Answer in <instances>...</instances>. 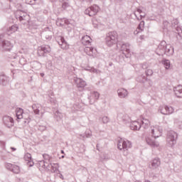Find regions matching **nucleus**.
I'll return each instance as SVG.
<instances>
[{
	"mask_svg": "<svg viewBox=\"0 0 182 182\" xmlns=\"http://www.w3.org/2000/svg\"><path fill=\"white\" fill-rule=\"evenodd\" d=\"M174 53V48L170 44H167L165 41L160 43L156 48V54L159 56H163L167 55V56H171Z\"/></svg>",
	"mask_w": 182,
	"mask_h": 182,
	"instance_id": "1",
	"label": "nucleus"
},
{
	"mask_svg": "<svg viewBox=\"0 0 182 182\" xmlns=\"http://www.w3.org/2000/svg\"><path fill=\"white\" fill-rule=\"evenodd\" d=\"M117 32L116 31H111L107 33L105 38V43L107 46L109 48H112L114 45L117 44V38H118Z\"/></svg>",
	"mask_w": 182,
	"mask_h": 182,
	"instance_id": "2",
	"label": "nucleus"
},
{
	"mask_svg": "<svg viewBox=\"0 0 182 182\" xmlns=\"http://www.w3.org/2000/svg\"><path fill=\"white\" fill-rule=\"evenodd\" d=\"M150 126V121L147 119H143L141 122H139L138 121H134L130 124V129L131 130H140L141 127L144 129H149V127Z\"/></svg>",
	"mask_w": 182,
	"mask_h": 182,
	"instance_id": "3",
	"label": "nucleus"
},
{
	"mask_svg": "<svg viewBox=\"0 0 182 182\" xmlns=\"http://www.w3.org/2000/svg\"><path fill=\"white\" fill-rule=\"evenodd\" d=\"M178 134L174 131H169L167 132L166 141L171 147L177 143Z\"/></svg>",
	"mask_w": 182,
	"mask_h": 182,
	"instance_id": "4",
	"label": "nucleus"
},
{
	"mask_svg": "<svg viewBox=\"0 0 182 182\" xmlns=\"http://www.w3.org/2000/svg\"><path fill=\"white\" fill-rule=\"evenodd\" d=\"M3 37V35H0V50L3 52H9L14 46L9 41L1 40Z\"/></svg>",
	"mask_w": 182,
	"mask_h": 182,
	"instance_id": "5",
	"label": "nucleus"
},
{
	"mask_svg": "<svg viewBox=\"0 0 182 182\" xmlns=\"http://www.w3.org/2000/svg\"><path fill=\"white\" fill-rule=\"evenodd\" d=\"M117 147L119 150H123L124 151H127L129 149L132 148V142L126 139H121L118 141Z\"/></svg>",
	"mask_w": 182,
	"mask_h": 182,
	"instance_id": "6",
	"label": "nucleus"
},
{
	"mask_svg": "<svg viewBox=\"0 0 182 182\" xmlns=\"http://www.w3.org/2000/svg\"><path fill=\"white\" fill-rule=\"evenodd\" d=\"M100 11V7L99 6L94 4L90 7L87 8L85 11V15H88L89 16H95V15L97 14V12Z\"/></svg>",
	"mask_w": 182,
	"mask_h": 182,
	"instance_id": "7",
	"label": "nucleus"
},
{
	"mask_svg": "<svg viewBox=\"0 0 182 182\" xmlns=\"http://www.w3.org/2000/svg\"><path fill=\"white\" fill-rule=\"evenodd\" d=\"M4 166L6 170L14 173V174H19V173H21V168L17 165L12 164L11 163H5Z\"/></svg>",
	"mask_w": 182,
	"mask_h": 182,
	"instance_id": "8",
	"label": "nucleus"
},
{
	"mask_svg": "<svg viewBox=\"0 0 182 182\" xmlns=\"http://www.w3.org/2000/svg\"><path fill=\"white\" fill-rule=\"evenodd\" d=\"M52 48L48 45H43L38 47V55L39 56H45L46 53H50Z\"/></svg>",
	"mask_w": 182,
	"mask_h": 182,
	"instance_id": "9",
	"label": "nucleus"
},
{
	"mask_svg": "<svg viewBox=\"0 0 182 182\" xmlns=\"http://www.w3.org/2000/svg\"><path fill=\"white\" fill-rule=\"evenodd\" d=\"M3 123L6 126V127H9V129H11V127H13L14 124V118L6 115L3 117Z\"/></svg>",
	"mask_w": 182,
	"mask_h": 182,
	"instance_id": "10",
	"label": "nucleus"
},
{
	"mask_svg": "<svg viewBox=\"0 0 182 182\" xmlns=\"http://www.w3.org/2000/svg\"><path fill=\"white\" fill-rule=\"evenodd\" d=\"M57 42L58 45L61 47L62 49L67 50L69 49V45H68V43L66 41H65V38L63 36H58L57 37Z\"/></svg>",
	"mask_w": 182,
	"mask_h": 182,
	"instance_id": "11",
	"label": "nucleus"
},
{
	"mask_svg": "<svg viewBox=\"0 0 182 182\" xmlns=\"http://www.w3.org/2000/svg\"><path fill=\"white\" fill-rule=\"evenodd\" d=\"M16 18V19H18L20 21V22H22V21H28L29 16L28 15V14H26L23 11H17Z\"/></svg>",
	"mask_w": 182,
	"mask_h": 182,
	"instance_id": "12",
	"label": "nucleus"
},
{
	"mask_svg": "<svg viewBox=\"0 0 182 182\" xmlns=\"http://www.w3.org/2000/svg\"><path fill=\"white\" fill-rule=\"evenodd\" d=\"M159 111L162 114H171V113L174 112V108L165 105L159 108Z\"/></svg>",
	"mask_w": 182,
	"mask_h": 182,
	"instance_id": "13",
	"label": "nucleus"
},
{
	"mask_svg": "<svg viewBox=\"0 0 182 182\" xmlns=\"http://www.w3.org/2000/svg\"><path fill=\"white\" fill-rule=\"evenodd\" d=\"M121 50L122 53L125 55L126 58H129L130 56V44L129 43H123L121 46Z\"/></svg>",
	"mask_w": 182,
	"mask_h": 182,
	"instance_id": "14",
	"label": "nucleus"
},
{
	"mask_svg": "<svg viewBox=\"0 0 182 182\" xmlns=\"http://www.w3.org/2000/svg\"><path fill=\"white\" fill-rule=\"evenodd\" d=\"M48 29L49 28H47V30L43 31L41 33L43 39H46V41H50V39H52V35H53L52 31Z\"/></svg>",
	"mask_w": 182,
	"mask_h": 182,
	"instance_id": "15",
	"label": "nucleus"
},
{
	"mask_svg": "<svg viewBox=\"0 0 182 182\" xmlns=\"http://www.w3.org/2000/svg\"><path fill=\"white\" fill-rule=\"evenodd\" d=\"M74 82L78 89H83V87L86 86V81L83 80L82 78H75Z\"/></svg>",
	"mask_w": 182,
	"mask_h": 182,
	"instance_id": "16",
	"label": "nucleus"
},
{
	"mask_svg": "<svg viewBox=\"0 0 182 182\" xmlns=\"http://www.w3.org/2000/svg\"><path fill=\"white\" fill-rule=\"evenodd\" d=\"M119 117H122V122L124 124H127V123H131L130 125L132 124V122L133 121H132V119L130 118V117H129L127 115V114H119L117 115V119H119Z\"/></svg>",
	"mask_w": 182,
	"mask_h": 182,
	"instance_id": "17",
	"label": "nucleus"
},
{
	"mask_svg": "<svg viewBox=\"0 0 182 182\" xmlns=\"http://www.w3.org/2000/svg\"><path fill=\"white\" fill-rule=\"evenodd\" d=\"M145 140L149 146H151V147H159V144L158 142L154 141L153 139H151V136H147L145 137Z\"/></svg>",
	"mask_w": 182,
	"mask_h": 182,
	"instance_id": "18",
	"label": "nucleus"
},
{
	"mask_svg": "<svg viewBox=\"0 0 182 182\" xmlns=\"http://www.w3.org/2000/svg\"><path fill=\"white\" fill-rule=\"evenodd\" d=\"M117 92L119 97H120L121 99H124V97H127V95H129V92H127V90L124 88L118 89Z\"/></svg>",
	"mask_w": 182,
	"mask_h": 182,
	"instance_id": "19",
	"label": "nucleus"
},
{
	"mask_svg": "<svg viewBox=\"0 0 182 182\" xmlns=\"http://www.w3.org/2000/svg\"><path fill=\"white\" fill-rule=\"evenodd\" d=\"M173 92L176 97L181 99L182 97V85H179L177 87H173Z\"/></svg>",
	"mask_w": 182,
	"mask_h": 182,
	"instance_id": "20",
	"label": "nucleus"
},
{
	"mask_svg": "<svg viewBox=\"0 0 182 182\" xmlns=\"http://www.w3.org/2000/svg\"><path fill=\"white\" fill-rule=\"evenodd\" d=\"M151 133L152 137H154V139H158V137H160V136H161V132L159 131L157 127H154L153 128H151Z\"/></svg>",
	"mask_w": 182,
	"mask_h": 182,
	"instance_id": "21",
	"label": "nucleus"
},
{
	"mask_svg": "<svg viewBox=\"0 0 182 182\" xmlns=\"http://www.w3.org/2000/svg\"><path fill=\"white\" fill-rule=\"evenodd\" d=\"M160 164H161V161L159 158H155L151 161V167L154 170L160 167Z\"/></svg>",
	"mask_w": 182,
	"mask_h": 182,
	"instance_id": "22",
	"label": "nucleus"
},
{
	"mask_svg": "<svg viewBox=\"0 0 182 182\" xmlns=\"http://www.w3.org/2000/svg\"><path fill=\"white\" fill-rule=\"evenodd\" d=\"M92 38H90V36H84L82 38L81 42L82 43V45H85V46L87 45H90Z\"/></svg>",
	"mask_w": 182,
	"mask_h": 182,
	"instance_id": "23",
	"label": "nucleus"
},
{
	"mask_svg": "<svg viewBox=\"0 0 182 182\" xmlns=\"http://www.w3.org/2000/svg\"><path fill=\"white\" fill-rule=\"evenodd\" d=\"M18 29V25L14 24L10 26L9 28H7L6 33L7 35H11V33H14V32H16Z\"/></svg>",
	"mask_w": 182,
	"mask_h": 182,
	"instance_id": "24",
	"label": "nucleus"
},
{
	"mask_svg": "<svg viewBox=\"0 0 182 182\" xmlns=\"http://www.w3.org/2000/svg\"><path fill=\"white\" fill-rule=\"evenodd\" d=\"M50 168H51V173H56V171H58V174H60V171H59V164H51V165H50Z\"/></svg>",
	"mask_w": 182,
	"mask_h": 182,
	"instance_id": "25",
	"label": "nucleus"
},
{
	"mask_svg": "<svg viewBox=\"0 0 182 182\" xmlns=\"http://www.w3.org/2000/svg\"><path fill=\"white\" fill-rule=\"evenodd\" d=\"M32 109L35 113V114H39L41 109H42V105L40 104H34L32 106Z\"/></svg>",
	"mask_w": 182,
	"mask_h": 182,
	"instance_id": "26",
	"label": "nucleus"
},
{
	"mask_svg": "<svg viewBox=\"0 0 182 182\" xmlns=\"http://www.w3.org/2000/svg\"><path fill=\"white\" fill-rule=\"evenodd\" d=\"M144 28V21H141L138 25L137 29L134 32V35H137L139 32H143Z\"/></svg>",
	"mask_w": 182,
	"mask_h": 182,
	"instance_id": "27",
	"label": "nucleus"
},
{
	"mask_svg": "<svg viewBox=\"0 0 182 182\" xmlns=\"http://www.w3.org/2000/svg\"><path fill=\"white\" fill-rule=\"evenodd\" d=\"M48 100H49V102H51V103H53V105H56L57 101H56V100L53 97V96H54V95H53V91L50 90V91L48 92Z\"/></svg>",
	"mask_w": 182,
	"mask_h": 182,
	"instance_id": "28",
	"label": "nucleus"
},
{
	"mask_svg": "<svg viewBox=\"0 0 182 182\" xmlns=\"http://www.w3.org/2000/svg\"><path fill=\"white\" fill-rule=\"evenodd\" d=\"M0 85L3 86H6L8 85V77L5 75H0Z\"/></svg>",
	"mask_w": 182,
	"mask_h": 182,
	"instance_id": "29",
	"label": "nucleus"
},
{
	"mask_svg": "<svg viewBox=\"0 0 182 182\" xmlns=\"http://www.w3.org/2000/svg\"><path fill=\"white\" fill-rule=\"evenodd\" d=\"M146 80H147V77L144 75H139L136 77V82H138L139 83H142L143 85L146 83Z\"/></svg>",
	"mask_w": 182,
	"mask_h": 182,
	"instance_id": "30",
	"label": "nucleus"
},
{
	"mask_svg": "<svg viewBox=\"0 0 182 182\" xmlns=\"http://www.w3.org/2000/svg\"><path fill=\"white\" fill-rule=\"evenodd\" d=\"M16 117L18 119H21L23 117V109H22V108H17L16 109Z\"/></svg>",
	"mask_w": 182,
	"mask_h": 182,
	"instance_id": "31",
	"label": "nucleus"
},
{
	"mask_svg": "<svg viewBox=\"0 0 182 182\" xmlns=\"http://www.w3.org/2000/svg\"><path fill=\"white\" fill-rule=\"evenodd\" d=\"M39 166L40 167H42L43 168H46L47 170L50 169V165L48 164V162L45 161H40Z\"/></svg>",
	"mask_w": 182,
	"mask_h": 182,
	"instance_id": "32",
	"label": "nucleus"
},
{
	"mask_svg": "<svg viewBox=\"0 0 182 182\" xmlns=\"http://www.w3.org/2000/svg\"><path fill=\"white\" fill-rule=\"evenodd\" d=\"M24 159L25 160H26L27 161H28V163H30V167H32V166H33V162H31L32 161V155H31V154L27 153L24 155Z\"/></svg>",
	"mask_w": 182,
	"mask_h": 182,
	"instance_id": "33",
	"label": "nucleus"
},
{
	"mask_svg": "<svg viewBox=\"0 0 182 182\" xmlns=\"http://www.w3.org/2000/svg\"><path fill=\"white\" fill-rule=\"evenodd\" d=\"M178 20L177 19H173L172 21H171V26H173V28H174L175 29H176V31H180V27H178Z\"/></svg>",
	"mask_w": 182,
	"mask_h": 182,
	"instance_id": "34",
	"label": "nucleus"
},
{
	"mask_svg": "<svg viewBox=\"0 0 182 182\" xmlns=\"http://www.w3.org/2000/svg\"><path fill=\"white\" fill-rule=\"evenodd\" d=\"M93 50H95V48H93L92 47H86L85 48V52L89 56H92V55H93Z\"/></svg>",
	"mask_w": 182,
	"mask_h": 182,
	"instance_id": "35",
	"label": "nucleus"
},
{
	"mask_svg": "<svg viewBox=\"0 0 182 182\" xmlns=\"http://www.w3.org/2000/svg\"><path fill=\"white\" fill-rule=\"evenodd\" d=\"M162 63L165 67V69H170V60H163Z\"/></svg>",
	"mask_w": 182,
	"mask_h": 182,
	"instance_id": "36",
	"label": "nucleus"
},
{
	"mask_svg": "<svg viewBox=\"0 0 182 182\" xmlns=\"http://www.w3.org/2000/svg\"><path fill=\"white\" fill-rule=\"evenodd\" d=\"M85 70H90L92 73H97L99 75L100 73V70L96 69V68H90V67H88L87 68H85Z\"/></svg>",
	"mask_w": 182,
	"mask_h": 182,
	"instance_id": "37",
	"label": "nucleus"
},
{
	"mask_svg": "<svg viewBox=\"0 0 182 182\" xmlns=\"http://www.w3.org/2000/svg\"><path fill=\"white\" fill-rule=\"evenodd\" d=\"M26 4H28V5H35L38 3V0H26Z\"/></svg>",
	"mask_w": 182,
	"mask_h": 182,
	"instance_id": "38",
	"label": "nucleus"
},
{
	"mask_svg": "<svg viewBox=\"0 0 182 182\" xmlns=\"http://www.w3.org/2000/svg\"><path fill=\"white\" fill-rule=\"evenodd\" d=\"M69 6H70V4H69V1H67V2L65 1L62 4V8L64 9V11L68 9Z\"/></svg>",
	"mask_w": 182,
	"mask_h": 182,
	"instance_id": "39",
	"label": "nucleus"
},
{
	"mask_svg": "<svg viewBox=\"0 0 182 182\" xmlns=\"http://www.w3.org/2000/svg\"><path fill=\"white\" fill-rule=\"evenodd\" d=\"M100 95L99 94V92H94L92 94V97H94V99L95 100H97V99H99Z\"/></svg>",
	"mask_w": 182,
	"mask_h": 182,
	"instance_id": "40",
	"label": "nucleus"
},
{
	"mask_svg": "<svg viewBox=\"0 0 182 182\" xmlns=\"http://www.w3.org/2000/svg\"><path fill=\"white\" fill-rule=\"evenodd\" d=\"M43 157L44 159V161H46V163H48L49 161V160L50 159V156L46 154H43Z\"/></svg>",
	"mask_w": 182,
	"mask_h": 182,
	"instance_id": "41",
	"label": "nucleus"
},
{
	"mask_svg": "<svg viewBox=\"0 0 182 182\" xmlns=\"http://www.w3.org/2000/svg\"><path fill=\"white\" fill-rule=\"evenodd\" d=\"M74 110H80L82 109V106L79 103H76L73 105Z\"/></svg>",
	"mask_w": 182,
	"mask_h": 182,
	"instance_id": "42",
	"label": "nucleus"
},
{
	"mask_svg": "<svg viewBox=\"0 0 182 182\" xmlns=\"http://www.w3.org/2000/svg\"><path fill=\"white\" fill-rule=\"evenodd\" d=\"M146 75V76H153V70L151 69H148L145 71Z\"/></svg>",
	"mask_w": 182,
	"mask_h": 182,
	"instance_id": "43",
	"label": "nucleus"
},
{
	"mask_svg": "<svg viewBox=\"0 0 182 182\" xmlns=\"http://www.w3.org/2000/svg\"><path fill=\"white\" fill-rule=\"evenodd\" d=\"M109 122H110V119L108 118V117H102V123H104V124H107V123H109Z\"/></svg>",
	"mask_w": 182,
	"mask_h": 182,
	"instance_id": "44",
	"label": "nucleus"
},
{
	"mask_svg": "<svg viewBox=\"0 0 182 182\" xmlns=\"http://www.w3.org/2000/svg\"><path fill=\"white\" fill-rule=\"evenodd\" d=\"M146 83H147L146 86L148 87H151V86H153V81L149 78H146Z\"/></svg>",
	"mask_w": 182,
	"mask_h": 182,
	"instance_id": "45",
	"label": "nucleus"
},
{
	"mask_svg": "<svg viewBox=\"0 0 182 182\" xmlns=\"http://www.w3.org/2000/svg\"><path fill=\"white\" fill-rule=\"evenodd\" d=\"M55 116H56V117L58 118V120L62 119V117H63V116L59 112V111H56L55 113Z\"/></svg>",
	"mask_w": 182,
	"mask_h": 182,
	"instance_id": "46",
	"label": "nucleus"
},
{
	"mask_svg": "<svg viewBox=\"0 0 182 182\" xmlns=\"http://www.w3.org/2000/svg\"><path fill=\"white\" fill-rule=\"evenodd\" d=\"M31 66H32V68H34V69H36V67L37 66H41V64H39V63H38V61H33L31 63Z\"/></svg>",
	"mask_w": 182,
	"mask_h": 182,
	"instance_id": "47",
	"label": "nucleus"
},
{
	"mask_svg": "<svg viewBox=\"0 0 182 182\" xmlns=\"http://www.w3.org/2000/svg\"><path fill=\"white\" fill-rule=\"evenodd\" d=\"M1 150H5V142L0 141V151H1Z\"/></svg>",
	"mask_w": 182,
	"mask_h": 182,
	"instance_id": "48",
	"label": "nucleus"
},
{
	"mask_svg": "<svg viewBox=\"0 0 182 182\" xmlns=\"http://www.w3.org/2000/svg\"><path fill=\"white\" fill-rule=\"evenodd\" d=\"M19 63L21 64L23 66V65H26V59H25V58H20Z\"/></svg>",
	"mask_w": 182,
	"mask_h": 182,
	"instance_id": "49",
	"label": "nucleus"
},
{
	"mask_svg": "<svg viewBox=\"0 0 182 182\" xmlns=\"http://www.w3.org/2000/svg\"><path fill=\"white\" fill-rule=\"evenodd\" d=\"M38 130L40 132H45V130H46V127L43 125H40L38 126Z\"/></svg>",
	"mask_w": 182,
	"mask_h": 182,
	"instance_id": "50",
	"label": "nucleus"
},
{
	"mask_svg": "<svg viewBox=\"0 0 182 182\" xmlns=\"http://www.w3.org/2000/svg\"><path fill=\"white\" fill-rule=\"evenodd\" d=\"M168 25H170V23L167 21H164V29H167L168 28Z\"/></svg>",
	"mask_w": 182,
	"mask_h": 182,
	"instance_id": "51",
	"label": "nucleus"
},
{
	"mask_svg": "<svg viewBox=\"0 0 182 182\" xmlns=\"http://www.w3.org/2000/svg\"><path fill=\"white\" fill-rule=\"evenodd\" d=\"M60 21H62V22H64V23L65 24V25H70V21H69L68 19H66V18H60Z\"/></svg>",
	"mask_w": 182,
	"mask_h": 182,
	"instance_id": "52",
	"label": "nucleus"
},
{
	"mask_svg": "<svg viewBox=\"0 0 182 182\" xmlns=\"http://www.w3.org/2000/svg\"><path fill=\"white\" fill-rule=\"evenodd\" d=\"M80 136H81V137H82V139H86V137L87 138L90 137V136H92V134L90 133H88V134L86 133L85 134H81Z\"/></svg>",
	"mask_w": 182,
	"mask_h": 182,
	"instance_id": "53",
	"label": "nucleus"
},
{
	"mask_svg": "<svg viewBox=\"0 0 182 182\" xmlns=\"http://www.w3.org/2000/svg\"><path fill=\"white\" fill-rule=\"evenodd\" d=\"M63 21H61L60 19H58L57 21H56V23L58 25V26H63Z\"/></svg>",
	"mask_w": 182,
	"mask_h": 182,
	"instance_id": "54",
	"label": "nucleus"
},
{
	"mask_svg": "<svg viewBox=\"0 0 182 182\" xmlns=\"http://www.w3.org/2000/svg\"><path fill=\"white\" fill-rule=\"evenodd\" d=\"M53 164H54L53 163V157L50 156V160H48V162L47 165L49 164V166H50Z\"/></svg>",
	"mask_w": 182,
	"mask_h": 182,
	"instance_id": "55",
	"label": "nucleus"
},
{
	"mask_svg": "<svg viewBox=\"0 0 182 182\" xmlns=\"http://www.w3.org/2000/svg\"><path fill=\"white\" fill-rule=\"evenodd\" d=\"M141 68L142 69H147V68H149V65L147 64V63H144L143 64H141Z\"/></svg>",
	"mask_w": 182,
	"mask_h": 182,
	"instance_id": "56",
	"label": "nucleus"
},
{
	"mask_svg": "<svg viewBox=\"0 0 182 182\" xmlns=\"http://www.w3.org/2000/svg\"><path fill=\"white\" fill-rule=\"evenodd\" d=\"M176 124L179 127V129H182V121H178L176 122Z\"/></svg>",
	"mask_w": 182,
	"mask_h": 182,
	"instance_id": "57",
	"label": "nucleus"
},
{
	"mask_svg": "<svg viewBox=\"0 0 182 182\" xmlns=\"http://www.w3.org/2000/svg\"><path fill=\"white\" fill-rule=\"evenodd\" d=\"M81 1V2H89V3H90V2H92V1H93V0H80Z\"/></svg>",
	"mask_w": 182,
	"mask_h": 182,
	"instance_id": "58",
	"label": "nucleus"
},
{
	"mask_svg": "<svg viewBox=\"0 0 182 182\" xmlns=\"http://www.w3.org/2000/svg\"><path fill=\"white\" fill-rule=\"evenodd\" d=\"M136 12H138L139 14H142L143 11H141V9H137Z\"/></svg>",
	"mask_w": 182,
	"mask_h": 182,
	"instance_id": "59",
	"label": "nucleus"
},
{
	"mask_svg": "<svg viewBox=\"0 0 182 182\" xmlns=\"http://www.w3.org/2000/svg\"><path fill=\"white\" fill-rule=\"evenodd\" d=\"M12 151H16V148L14 147H11Z\"/></svg>",
	"mask_w": 182,
	"mask_h": 182,
	"instance_id": "60",
	"label": "nucleus"
},
{
	"mask_svg": "<svg viewBox=\"0 0 182 182\" xmlns=\"http://www.w3.org/2000/svg\"><path fill=\"white\" fill-rule=\"evenodd\" d=\"M61 2L63 4L65 2H69V0H61Z\"/></svg>",
	"mask_w": 182,
	"mask_h": 182,
	"instance_id": "61",
	"label": "nucleus"
},
{
	"mask_svg": "<svg viewBox=\"0 0 182 182\" xmlns=\"http://www.w3.org/2000/svg\"><path fill=\"white\" fill-rule=\"evenodd\" d=\"M146 16V14H142V15H140V17H141V19H142V18H144Z\"/></svg>",
	"mask_w": 182,
	"mask_h": 182,
	"instance_id": "62",
	"label": "nucleus"
},
{
	"mask_svg": "<svg viewBox=\"0 0 182 182\" xmlns=\"http://www.w3.org/2000/svg\"><path fill=\"white\" fill-rule=\"evenodd\" d=\"M146 16V14H142V15H140V17H141V19H142V18H144Z\"/></svg>",
	"mask_w": 182,
	"mask_h": 182,
	"instance_id": "63",
	"label": "nucleus"
},
{
	"mask_svg": "<svg viewBox=\"0 0 182 182\" xmlns=\"http://www.w3.org/2000/svg\"><path fill=\"white\" fill-rule=\"evenodd\" d=\"M60 178H62V180H63V175H62L61 173H60Z\"/></svg>",
	"mask_w": 182,
	"mask_h": 182,
	"instance_id": "64",
	"label": "nucleus"
}]
</instances>
